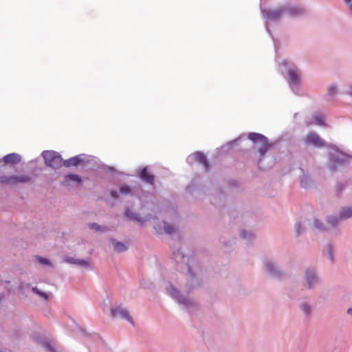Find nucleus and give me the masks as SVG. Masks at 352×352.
<instances>
[{
  "instance_id": "1",
  "label": "nucleus",
  "mask_w": 352,
  "mask_h": 352,
  "mask_svg": "<svg viewBox=\"0 0 352 352\" xmlns=\"http://www.w3.org/2000/svg\"><path fill=\"white\" fill-rule=\"evenodd\" d=\"M305 12V9L301 6H284L266 12V16L270 20L277 21L284 15L297 16L304 14Z\"/></svg>"
},
{
  "instance_id": "2",
  "label": "nucleus",
  "mask_w": 352,
  "mask_h": 352,
  "mask_svg": "<svg viewBox=\"0 0 352 352\" xmlns=\"http://www.w3.org/2000/svg\"><path fill=\"white\" fill-rule=\"evenodd\" d=\"M45 163L53 169H58L63 166V160L60 155L54 151H45L42 153Z\"/></svg>"
},
{
  "instance_id": "3",
  "label": "nucleus",
  "mask_w": 352,
  "mask_h": 352,
  "mask_svg": "<svg viewBox=\"0 0 352 352\" xmlns=\"http://www.w3.org/2000/svg\"><path fill=\"white\" fill-rule=\"evenodd\" d=\"M248 138L253 142L261 145L258 152L261 157L264 156L269 148L267 138L263 135L257 133H250L248 134Z\"/></svg>"
},
{
  "instance_id": "4",
  "label": "nucleus",
  "mask_w": 352,
  "mask_h": 352,
  "mask_svg": "<svg viewBox=\"0 0 352 352\" xmlns=\"http://www.w3.org/2000/svg\"><path fill=\"white\" fill-rule=\"evenodd\" d=\"M31 177L27 175H2L0 176V184L13 186L19 183H29Z\"/></svg>"
},
{
  "instance_id": "5",
  "label": "nucleus",
  "mask_w": 352,
  "mask_h": 352,
  "mask_svg": "<svg viewBox=\"0 0 352 352\" xmlns=\"http://www.w3.org/2000/svg\"><path fill=\"white\" fill-rule=\"evenodd\" d=\"M305 142L307 144H311L316 147H322L325 146V142L315 132H309L305 139Z\"/></svg>"
},
{
  "instance_id": "6",
  "label": "nucleus",
  "mask_w": 352,
  "mask_h": 352,
  "mask_svg": "<svg viewBox=\"0 0 352 352\" xmlns=\"http://www.w3.org/2000/svg\"><path fill=\"white\" fill-rule=\"evenodd\" d=\"M111 315L113 317H120L126 320L131 323H133L132 318L130 316L128 311L121 306H118L114 309H112Z\"/></svg>"
},
{
  "instance_id": "7",
  "label": "nucleus",
  "mask_w": 352,
  "mask_h": 352,
  "mask_svg": "<svg viewBox=\"0 0 352 352\" xmlns=\"http://www.w3.org/2000/svg\"><path fill=\"white\" fill-rule=\"evenodd\" d=\"M347 156L342 153H338L331 156V169L334 170L337 165L344 164L347 161Z\"/></svg>"
},
{
  "instance_id": "8",
  "label": "nucleus",
  "mask_w": 352,
  "mask_h": 352,
  "mask_svg": "<svg viewBox=\"0 0 352 352\" xmlns=\"http://www.w3.org/2000/svg\"><path fill=\"white\" fill-rule=\"evenodd\" d=\"M169 294L180 304L188 305L190 300L180 295L179 292L172 285L168 289Z\"/></svg>"
},
{
  "instance_id": "9",
  "label": "nucleus",
  "mask_w": 352,
  "mask_h": 352,
  "mask_svg": "<svg viewBox=\"0 0 352 352\" xmlns=\"http://www.w3.org/2000/svg\"><path fill=\"white\" fill-rule=\"evenodd\" d=\"M305 279L309 288L313 287L318 282L316 272L312 269H308L306 270Z\"/></svg>"
},
{
  "instance_id": "10",
  "label": "nucleus",
  "mask_w": 352,
  "mask_h": 352,
  "mask_svg": "<svg viewBox=\"0 0 352 352\" xmlns=\"http://www.w3.org/2000/svg\"><path fill=\"white\" fill-rule=\"evenodd\" d=\"M288 76L289 79V83L292 87L298 85L300 82V74L298 69L296 67L289 69Z\"/></svg>"
},
{
  "instance_id": "11",
  "label": "nucleus",
  "mask_w": 352,
  "mask_h": 352,
  "mask_svg": "<svg viewBox=\"0 0 352 352\" xmlns=\"http://www.w3.org/2000/svg\"><path fill=\"white\" fill-rule=\"evenodd\" d=\"M84 155H78L69 160H63V166L65 167L77 166L84 161Z\"/></svg>"
},
{
  "instance_id": "12",
  "label": "nucleus",
  "mask_w": 352,
  "mask_h": 352,
  "mask_svg": "<svg viewBox=\"0 0 352 352\" xmlns=\"http://www.w3.org/2000/svg\"><path fill=\"white\" fill-rule=\"evenodd\" d=\"M5 164H17L21 162V157L17 153H10L5 155L3 158Z\"/></svg>"
},
{
  "instance_id": "13",
  "label": "nucleus",
  "mask_w": 352,
  "mask_h": 352,
  "mask_svg": "<svg viewBox=\"0 0 352 352\" xmlns=\"http://www.w3.org/2000/svg\"><path fill=\"white\" fill-rule=\"evenodd\" d=\"M81 177L79 175L69 174L65 176L64 184L67 186H72V184L78 185L81 183Z\"/></svg>"
},
{
  "instance_id": "14",
  "label": "nucleus",
  "mask_w": 352,
  "mask_h": 352,
  "mask_svg": "<svg viewBox=\"0 0 352 352\" xmlns=\"http://www.w3.org/2000/svg\"><path fill=\"white\" fill-rule=\"evenodd\" d=\"M265 268L268 273H270L272 276L277 278L281 277V272L279 271L275 265L271 261L265 262Z\"/></svg>"
},
{
  "instance_id": "15",
  "label": "nucleus",
  "mask_w": 352,
  "mask_h": 352,
  "mask_svg": "<svg viewBox=\"0 0 352 352\" xmlns=\"http://www.w3.org/2000/svg\"><path fill=\"white\" fill-rule=\"evenodd\" d=\"M139 176L143 182L149 184H153L155 179L154 175L149 173L146 168H144L141 170Z\"/></svg>"
},
{
  "instance_id": "16",
  "label": "nucleus",
  "mask_w": 352,
  "mask_h": 352,
  "mask_svg": "<svg viewBox=\"0 0 352 352\" xmlns=\"http://www.w3.org/2000/svg\"><path fill=\"white\" fill-rule=\"evenodd\" d=\"M193 158L195 161L201 164L206 170L208 169L209 164L204 154L201 152H196L193 154Z\"/></svg>"
},
{
  "instance_id": "17",
  "label": "nucleus",
  "mask_w": 352,
  "mask_h": 352,
  "mask_svg": "<svg viewBox=\"0 0 352 352\" xmlns=\"http://www.w3.org/2000/svg\"><path fill=\"white\" fill-rule=\"evenodd\" d=\"M125 216L131 220L136 221L140 223L141 224H142L144 222L143 218L140 217L138 214L133 212L129 209H126L125 210Z\"/></svg>"
},
{
  "instance_id": "18",
  "label": "nucleus",
  "mask_w": 352,
  "mask_h": 352,
  "mask_svg": "<svg viewBox=\"0 0 352 352\" xmlns=\"http://www.w3.org/2000/svg\"><path fill=\"white\" fill-rule=\"evenodd\" d=\"M352 217V207L343 208L340 212V219H346Z\"/></svg>"
},
{
  "instance_id": "19",
  "label": "nucleus",
  "mask_w": 352,
  "mask_h": 352,
  "mask_svg": "<svg viewBox=\"0 0 352 352\" xmlns=\"http://www.w3.org/2000/svg\"><path fill=\"white\" fill-rule=\"evenodd\" d=\"M313 118L316 122V124L319 126H325L324 116L320 113H316L313 115Z\"/></svg>"
},
{
  "instance_id": "20",
  "label": "nucleus",
  "mask_w": 352,
  "mask_h": 352,
  "mask_svg": "<svg viewBox=\"0 0 352 352\" xmlns=\"http://www.w3.org/2000/svg\"><path fill=\"white\" fill-rule=\"evenodd\" d=\"M113 242L115 251L122 252L127 250V247L124 243L121 242H115V241H113Z\"/></svg>"
},
{
  "instance_id": "21",
  "label": "nucleus",
  "mask_w": 352,
  "mask_h": 352,
  "mask_svg": "<svg viewBox=\"0 0 352 352\" xmlns=\"http://www.w3.org/2000/svg\"><path fill=\"white\" fill-rule=\"evenodd\" d=\"M300 307L306 316H309L311 315L312 309L309 304L307 302H302Z\"/></svg>"
},
{
  "instance_id": "22",
  "label": "nucleus",
  "mask_w": 352,
  "mask_h": 352,
  "mask_svg": "<svg viewBox=\"0 0 352 352\" xmlns=\"http://www.w3.org/2000/svg\"><path fill=\"white\" fill-rule=\"evenodd\" d=\"M312 182H311V178L307 176V175H304L302 179H301V182H300V184H301V186L303 187V188H308L311 186Z\"/></svg>"
},
{
  "instance_id": "23",
  "label": "nucleus",
  "mask_w": 352,
  "mask_h": 352,
  "mask_svg": "<svg viewBox=\"0 0 352 352\" xmlns=\"http://www.w3.org/2000/svg\"><path fill=\"white\" fill-rule=\"evenodd\" d=\"M89 227L90 229L94 230L96 232H104L107 230L106 227H102L96 223H90L89 225Z\"/></svg>"
},
{
  "instance_id": "24",
  "label": "nucleus",
  "mask_w": 352,
  "mask_h": 352,
  "mask_svg": "<svg viewBox=\"0 0 352 352\" xmlns=\"http://www.w3.org/2000/svg\"><path fill=\"white\" fill-rule=\"evenodd\" d=\"M43 347L48 351V352H56L55 346L54 344H52L50 342L45 341L43 343Z\"/></svg>"
},
{
  "instance_id": "25",
  "label": "nucleus",
  "mask_w": 352,
  "mask_h": 352,
  "mask_svg": "<svg viewBox=\"0 0 352 352\" xmlns=\"http://www.w3.org/2000/svg\"><path fill=\"white\" fill-rule=\"evenodd\" d=\"M32 290L34 294H37L44 300H47L48 299V294L45 292H41L36 287H32Z\"/></svg>"
},
{
  "instance_id": "26",
  "label": "nucleus",
  "mask_w": 352,
  "mask_h": 352,
  "mask_svg": "<svg viewBox=\"0 0 352 352\" xmlns=\"http://www.w3.org/2000/svg\"><path fill=\"white\" fill-rule=\"evenodd\" d=\"M76 265H79L82 267H90V263L89 261L83 260V259H76Z\"/></svg>"
},
{
  "instance_id": "27",
  "label": "nucleus",
  "mask_w": 352,
  "mask_h": 352,
  "mask_svg": "<svg viewBox=\"0 0 352 352\" xmlns=\"http://www.w3.org/2000/svg\"><path fill=\"white\" fill-rule=\"evenodd\" d=\"M240 236L244 239H251L253 237V234L250 231L242 230L240 233Z\"/></svg>"
},
{
  "instance_id": "28",
  "label": "nucleus",
  "mask_w": 352,
  "mask_h": 352,
  "mask_svg": "<svg viewBox=\"0 0 352 352\" xmlns=\"http://www.w3.org/2000/svg\"><path fill=\"white\" fill-rule=\"evenodd\" d=\"M164 230L166 234H170L174 232V228L172 226L168 224L166 222L164 221Z\"/></svg>"
},
{
  "instance_id": "29",
  "label": "nucleus",
  "mask_w": 352,
  "mask_h": 352,
  "mask_svg": "<svg viewBox=\"0 0 352 352\" xmlns=\"http://www.w3.org/2000/svg\"><path fill=\"white\" fill-rule=\"evenodd\" d=\"M120 192L124 195H128L131 192V188L127 185H123L120 188Z\"/></svg>"
},
{
  "instance_id": "30",
  "label": "nucleus",
  "mask_w": 352,
  "mask_h": 352,
  "mask_svg": "<svg viewBox=\"0 0 352 352\" xmlns=\"http://www.w3.org/2000/svg\"><path fill=\"white\" fill-rule=\"evenodd\" d=\"M339 219L336 217H329L327 221L329 224L335 226L338 223Z\"/></svg>"
},
{
  "instance_id": "31",
  "label": "nucleus",
  "mask_w": 352,
  "mask_h": 352,
  "mask_svg": "<svg viewBox=\"0 0 352 352\" xmlns=\"http://www.w3.org/2000/svg\"><path fill=\"white\" fill-rule=\"evenodd\" d=\"M36 259L41 264L51 265L50 260H48L47 258H43L41 256H36Z\"/></svg>"
},
{
  "instance_id": "32",
  "label": "nucleus",
  "mask_w": 352,
  "mask_h": 352,
  "mask_svg": "<svg viewBox=\"0 0 352 352\" xmlns=\"http://www.w3.org/2000/svg\"><path fill=\"white\" fill-rule=\"evenodd\" d=\"M314 226L316 228H317L321 231L324 230V228L322 223L321 222H320V221L318 219L314 220Z\"/></svg>"
},
{
  "instance_id": "33",
  "label": "nucleus",
  "mask_w": 352,
  "mask_h": 352,
  "mask_svg": "<svg viewBox=\"0 0 352 352\" xmlns=\"http://www.w3.org/2000/svg\"><path fill=\"white\" fill-rule=\"evenodd\" d=\"M303 230L304 228L300 223H297L295 224V230L298 235H299Z\"/></svg>"
},
{
  "instance_id": "34",
  "label": "nucleus",
  "mask_w": 352,
  "mask_h": 352,
  "mask_svg": "<svg viewBox=\"0 0 352 352\" xmlns=\"http://www.w3.org/2000/svg\"><path fill=\"white\" fill-rule=\"evenodd\" d=\"M336 92V87L334 85H331L328 89V93L330 96H333Z\"/></svg>"
},
{
  "instance_id": "35",
  "label": "nucleus",
  "mask_w": 352,
  "mask_h": 352,
  "mask_svg": "<svg viewBox=\"0 0 352 352\" xmlns=\"http://www.w3.org/2000/svg\"><path fill=\"white\" fill-rule=\"evenodd\" d=\"M174 256H175V259L177 261V262H179V259H182V260H184L185 258L184 256V255H181L180 253L178 252L177 253H175L174 254Z\"/></svg>"
},
{
  "instance_id": "36",
  "label": "nucleus",
  "mask_w": 352,
  "mask_h": 352,
  "mask_svg": "<svg viewBox=\"0 0 352 352\" xmlns=\"http://www.w3.org/2000/svg\"><path fill=\"white\" fill-rule=\"evenodd\" d=\"M65 261L69 263L75 264L76 262V258H72V257H66L65 258Z\"/></svg>"
},
{
  "instance_id": "37",
  "label": "nucleus",
  "mask_w": 352,
  "mask_h": 352,
  "mask_svg": "<svg viewBox=\"0 0 352 352\" xmlns=\"http://www.w3.org/2000/svg\"><path fill=\"white\" fill-rule=\"evenodd\" d=\"M111 197H112L113 198H114V199H117V198H118V192H117V191H116V190H111Z\"/></svg>"
},
{
  "instance_id": "38",
  "label": "nucleus",
  "mask_w": 352,
  "mask_h": 352,
  "mask_svg": "<svg viewBox=\"0 0 352 352\" xmlns=\"http://www.w3.org/2000/svg\"><path fill=\"white\" fill-rule=\"evenodd\" d=\"M337 188H338V192H340L341 190L344 188V186L342 184H338Z\"/></svg>"
},
{
  "instance_id": "39",
  "label": "nucleus",
  "mask_w": 352,
  "mask_h": 352,
  "mask_svg": "<svg viewBox=\"0 0 352 352\" xmlns=\"http://www.w3.org/2000/svg\"><path fill=\"white\" fill-rule=\"evenodd\" d=\"M344 1L349 6L350 10L352 11V3L351 0H344Z\"/></svg>"
},
{
  "instance_id": "40",
  "label": "nucleus",
  "mask_w": 352,
  "mask_h": 352,
  "mask_svg": "<svg viewBox=\"0 0 352 352\" xmlns=\"http://www.w3.org/2000/svg\"><path fill=\"white\" fill-rule=\"evenodd\" d=\"M349 95L352 96V86L349 87V90L348 91Z\"/></svg>"
},
{
  "instance_id": "41",
  "label": "nucleus",
  "mask_w": 352,
  "mask_h": 352,
  "mask_svg": "<svg viewBox=\"0 0 352 352\" xmlns=\"http://www.w3.org/2000/svg\"><path fill=\"white\" fill-rule=\"evenodd\" d=\"M188 272H189V274H190V276L192 278H193V274H192L191 269L190 267H188Z\"/></svg>"
},
{
  "instance_id": "42",
  "label": "nucleus",
  "mask_w": 352,
  "mask_h": 352,
  "mask_svg": "<svg viewBox=\"0 0 352 352\" xmlns=\"http://www.w3.org/2000/svg\"><path fill=\"white\" fill-rule=\"evenodd\" d=\"M347 312H348L349 314L352 316V309L351 308L349 309Z\"/></svg>"
},
{
  "instance_id": "43",
  "label": "nucleus",
  "mask_w": 352,
  "mask_h": 352,
  "mask_svg": "<svg viewBox=\"0 0 352 352\" xmlns=\"http://www.w3.org/2000/svg\"><path fill=\"white\" fill-rule=\"evenodd\" d=\"M329 257H330V259H331V260H332V259H333V258H332V255H331V253H329Z\"/></svg>"
}]
</instances>
